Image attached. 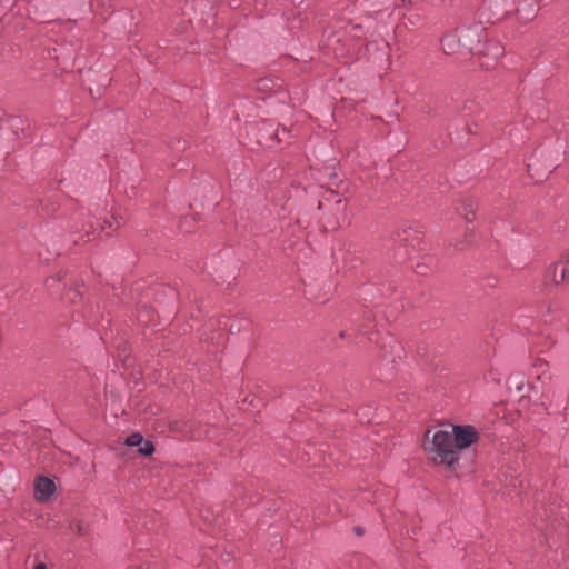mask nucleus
Here are the masks:
<instances>
[{"instance_id":"obj_11","label":"nucleus","mask_w":569,"mask_h":569,"mask_svg":"<svg viewBox=\"0 0 569 569\" xmlns=\"http://www.w3.org/2000/svg\"><path fill=\"white\" fill-rule=\"evenodd\" d=\"M493 49H495V52H493V57H495V58H497V57H499L500 54H502V51H503V50H502V48H501V47H499V46H495V48H493Z\"/></svg>"},{"instance_id":"obj_9","label":"nucleus","mask_w":569,"mask_h":569,"mask_svg":"<svg viewBox=\"0 0 569 569\" xmlns=\"http://www.w3.org/2000/svg\"><path fill=\"white\" fill-rule=\"evenodd\" d=\"M70 529L78 536H84L88 533V525L80 519L72 520L70 522Z\"/></svg>"},{"instance_id":"obj_2","label":"nucleus","mask_w":569,"mask_h":569,"mask_svg":"<svg viewBox=\"0 0 569 569\" xmlns=\"http://www.w3.org/2000/svg\"><path fill=\"white\" fill-rule=\"evenodd\" d=\"M450 435L456 446L457 451L470 447L472 443L478 441L479 433L472 426H452Z\"/></svg>"},{"instance_id":"obj_1","label":"nucleus","mask_w":569,"mask_h":569,"mask_svg":"<svg viewBox=\"0 0 569 569\" xmlns=\"http://www.w3.org/2000/svg\"><path fill=\"white\" fill-rule=\"evenodd\" d=\"M422 447L429 460L435 465L451 468L459 460V452L449 430H437L432 435L431 431H428L423 438Z\"/></svg>"},{"instance_id":"obj_8","label":"nucleus","mask_w":569,"mask_h":569,"mask_svg":"<svg viewBox=\"0 0 569 569\" xmlns=\"http://www.w3.org/2000/svg\"><path fill=\"white\" fill-rule=\"evenodd\" d=\"M550 278L555 283H569V253L562 256L561 260L555 264L550 271Z\"/></svg>"},{"instance_id":"obj_3","label":"nucleus","mask_w":569,"mask_h":569,"mask_svg":"<svg viewBox=\"0 0 569 569\" xmlns=\"http://www.w3.org/2000/svg\"><path fill=\"white\" fill-rule=\"evenodd\" d=\"M461 39V46L466 52H473L480 44L485 28L481 24L463 27L458 29Z\"/></svg>"},{"instance_id":"obj_13","label":"nucleus","mask_w":569,"mask_h":569,"mask_svg":"<svg viewBox=\"0 0 569 569\" xmlns=\"http://www.w3.org/2000/svg\"><path fill=\"white\" fill-rule=\"evenodd\" d=\"M172 429L176 431H182V429H180L177 422L172 426Z\"/></svg>"},{"instance_id":"obj_6","label":"nucleus","mask_w":569,"mask_h":569,"mask_svg":"<svg viewBox=\"0 0 569 569\" xmlns=\"http://www.w3.org/2000/svg\"><path fill=\"white\" fill-rule=\"evenodd\" d=\"M539 0H520L517 14L522 22L531 21L538 13Z\"/></svg>"},{"instance_id":"obj_10","label":"nucleus","mask_w":569,"mask_h":569,"mask_svg":"<svg viewBox=\"0 0 569 569\" xmlns=\"http://www.w3.org/2000/svg\"><path fill=\"white\" fill-rule=\"evenodd\" d=\"M138 321L142 325H148L151 321V319L149 317V311L148 310L140 311L138 315Z\"/></svg>"},{"instance_id":"obj_14","label":"nucleus","mask_w":569,"mask_h":569,"mask_svg":"<svg viewBox=\"0 0 569 569\" xmlns=\"http://www.w3.org/2000/svg\"><path fill=\"white\" fill-rule=\"evenodd\" d=\"M488 1L491 3V2H495L496 0H488Z\"/></svg>"},{"instance_id":"obj_4","label":"nucleus","mask_w":569,"mask_h":569,"mask_svg":"<svg viewBox=\"0 0 569 569\" xmlns=\"http://www.w3.org/2000/svg\"><path fill=\"white\" fill-rule=\"evenodd\" d=\"M441 49L446 54L462 53L461 39L458 30L448 32L441 39Z\"/></svg>"},{"instance_id":"obj_5","label":"nucleus","mask_w":569,"mask_h":569,"mask_svg":"<svg viewBox=\"0 0 569 569\" xmlns=\"http://www.w3.org/2000/svg\"><path fill=\"white\" fill-rule=\"evenodd\" d=\"M56 491L54 482L47 477H38L34 482V496L39 501L50 498Z\"/></svg>"},{"instance_id":"obj_7","label":"nucleus","mask_w":569,"mask_h":569,"mask_svg":"<svg viewBox=\"0 0 569 569\" xmlns=\"http://www.w3.org/2000/svg\"><path fill=\"white\" fill-rule=\"evenodd\" d=\"M128 447H137L138 452L142 456H151L154 451V446L151 441L144 440L142 435L134 432L130 435L124 442Z\"/></svg>"},{"instance_id":"obj_12","label":"nucleus","mask_w":569,"mask_h":569,"mask_svg":"<svg viewBox=\"0 0 569 569\" xmlns=\"http://www.w3.org/2000/svg\"><path fill=\"white\" fill-rule=\"evenodd\" d=\"M34 569H47V567L43 562H39L38 565H36Z\"/></svg>"}]
</instances>
